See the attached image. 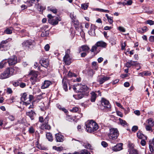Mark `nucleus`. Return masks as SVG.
I'll use <instances>...</instances> for the list:
<instances>
[{"label":"nucleus","mask_w":154,"mask_h":154,"mask_svg":"<svg viewBox=\"0 0 154 154\" xmlns=\"http://www.w3.org/2000/svg\"><path fill=\"white\" fill-rule=\"evenodd\" d=\"M33 99V96L29 95V97H28L26 93H24L22 94L20 98L21 101L23 102V104L26 106L29 104L30 103Z\"/></svg>","instance_id":"obj_3"},{"label":"nucleus","mask_w":154,"mask_h":154,"mask_svg":"<svg viewBox=\"0 0 154 154\" xmlns=\"http://www.w3.org/2000/svg\"><path fill=\"white\" fill-rule=\"evenodd\" d=\"M88 75L91 76H92L94 74L93 70L92 69H90L88 72Z\"/></svg>","instance_id":"obj_50"},{"label":"nucleus","mask_w":154,"mask_h":154,"mask_svg":"<svg viewBox=\"0 0 154 154\" xmlns=\"http://www.w3.org/2000/svg\"><path fill=\"white\" fill-rule=\"evenodd\" d=\"M7 60L9 66L14 65L17 62V57L15 55L11 57Z\"/></svg>","instance_id":"obj_9"},{"label":"nucleus","mask_w":154,"mask_h":154,"mask_svg":"<svg viewBox=\"0 0 154 154\" xmlns=\"http://www.w3.org/2000/svg\"><path fill=\"white\" fill-rule=\"evenodd\" d=\"M46 137L48 140L50 141H52L53 140V137L51 134V133H47L46 134Z\"/></svg>","instance_id":"obj_32"},{"label":"nucleus","mask_w":154,"mask_h":154,"mask_svg":"<svg viewBox=\"0 0 154 154\" xmlns=\"http://www.w3.org/2000/svg\"><path fill=\"white\" fill-rule=\"evenodd\" d=\"M14 69L12 67H8L0 74V79H5L9 78L14 74Z\"/></svg>","instance_id":"obj_2"},{"label":"nucleus","mask_w":154,"mask_h":154,"mask_svg":"<svg viewBox=\"0 0 154 154\" xmlns=\"http://www.w3.org/2000/svg\"><path fill=\"white\" fill-rule=\"evenodd\" d=\"M88 94L86 93H81L80 92L79 94H77V96L78 99H81L84 96L87 95Z\"/></svg>","instance_id":"obj_34"},{"label":"nucleus","mask_w":154,"mask_h":154,"mask_svg":"<svg viewBox=\"0 0 154 154\" xmlns=\"http://www.w3.org/2000/svg\"><path fill=\"white\" fill-rule=\"evenodd\" d=\"M35 113L34 112L32 111V110L29 112H26V115L27 116H28L31 119V120L33 119V116L34 114Z\"/></svg>","instance_id":"obj_23"},{"label":"nucleus","mask_w":154,"mask_h":154,"mask_svg":"<svg viewBox=\"0 0 154 154\" xmlns=\"http://www.w3.org/2000/svg\"><path fill=\"white\" fill-rule=\"evenodd\" d=\"M119 30L122 32H125V29L123 27L119 26L118 28Z\"/></svg>","instance_id":"obj_54"},{"label":"nucleus","mask_w":154,"mask_h":154,"mask_svg":"<svg viewBox=\"0 0 154 154\" xmlns=\"http://www.w3.org/2000/svg\"><path fill=\"white\" fill-rule=\"evenodd\" d=\"M70 17L72 19V21L73 20V19H75V16L74 15L73 13H71L70 14Z\"/></svg>","instance_id":"obj_59"},{"label":"nucleus","mask_w":154,"mask_h":154,"mask_svg":"<svg viewBox=\"0 0 154 154\" xmlns=\"http://www.w3.org/2000/svg\"><path fill=\"white\" fill-rule=\"evenodd\" d=\"M42 66L47 68L49 65V60L48 59H43L40 61Z\"/></svg>","instance_id":"obj_14"},{"label":"nucleus","mask_w":154,"mask_h":154,"mask_svg":"<svg viewBox=\"0 0 154 154\" xmlns=\"http://www.w3.org/2000/svg\"><path fill=\"white\" fill-rule=\"evenodd\" d=\"M97 28V27L94 24H91V30H95V29Z\"/></svg>","instance_id":"obj_56"},{"label":"nucleus","mask_w":154,"mask_h":154,"mask_svg":"<svg viewBox=\"0 0 154 154\" xmlns=\"http://www.w3.org/2000/svg\"><path fill=\"white\" fill-rule=\"evenodd\" d=\"M119 119L121 125L123 126L127 125V123L125 120H123L120 118H119Z\"/></svg>","instance_id":"obj_39"},{"label":"nucleus","mask_w":154,"mask_h":154,"mask_svg":"<svg viewBox=\"0 0 154 154\" xmlns=\"http://www.w3.org/2000/svg\"><path fill=\"white\" fill-rule=\"evenodd\" d=\"M128 152H129V154H138L137 150L132 148H130Z\"/></svg>","instance_id":"obj_29"},{"label":"nucleus","mask_w":154,"mask_h":154,"mask_svg":"<svg viewBox=\"0 0 154 154\" xmlns=\"http://www.w3.org/2000/svg\"><path fill=\"white\" fill-rule=\"evenodd\" d=\"M138 127L137 126H134L132 128V131H133L135 132L138 129Z\"/></svg>","instance_id":"obj_57"},{"label":"nucleus","mask_w":154,"mask_h":154,"mask_svg":"<svg viewBox=\"0 0 154 154\" xmlns=\"http://www.w3.org/2000/svg\"><path fill=\"white\" fill-rule=\"evenodd\" d=\"M137 137L141 139H147V137L145 136L143 134L141 133V132H138L137 133Z\"/></svg>","instance_id":"obj_21"},{"label":"nucleus","mask_w":154,"mask_h":154,"mask_svg":"<svg viewBox=\"0 0 154 154\" xmlns=\"http://www.w3.org/2000/svg\"><path fill=\"white\" fill-rule=\"evenodd\" d=\"M7 92L9 94H11L12 93L13 91L11 88H7Z\"/></svg>","instance_id":"obj_60"},{"label":"nucleus","mask_w":154,"mask_h":154,"mask_svg":"<svg viewBox=\"0 0 154 154\" xmlns=\"http://www.w3.org/2000/svg\"><path fill=\"white\" fill-rule=\"evenodd\" d=\"M30 74L31 75V77L30 79V81L32 85H34L38 81V79L37 77L38 72L32 70L30 72Z\"/></svg>","instance_id":"obj_6"},{"label":"nucleus","mask_w":154,"mask_h":154,"mask_svg":"<svg viewBox=\"0 0 154 154\" xmlns=\"http://www.w3.org/2000/svg\"><path fill=\"white\" fill-rule=\"evenodd\" d=\"M13 28L12 27H10L6 28L4 31V32L7 34H11L12 32Z\"/></svg>","instance_id":"obj_25"},{"label":"nucleus","mask_w":154,"mask_h":154,"mask_svg":"<svg viewBox=\"0 0 154 154\" xmlns=\"http://www.w3.org/2000/svg\"><path fill=\"white\" fill-rule=\"evenodd\" d=\"M86 129L88 132L92 133L98 128V126L95 122L92 120L88 121L85 123Z\"/></svg>","instance_id":"obj_1"},{"label":"nucleus","mask_w":154,"mask_h":154,"mask_svg":"<svg viewBox=\"0 0 154 154\" xmlns=\"http://www.w3.org/2000/svg\"><path fill=\"white\" fill-rule=\"evenodd\" d=\"M102 145L104 147H106L108 146V144L105 141H102L101 142Z\"/></svg>","instance_id":"obj_62"},{"label":"nucleus","mask_w":154,"mask_h":154,"mask_svg":"<svg viewBox=\"0 0 154 154\" xmlns=\"http://www.w3.org/2000/svg\"><path fill=\"white\" fill-rule=\"evenodd\" d=\"M72 22L74 23V24L75 25H78L79 24V22L78 20L75 19H73V20L72 21Z\"/></svg>","instance_id":"obj_63"},{"label":"nucleus","mask_w":154,"mask_h":154,"mask_svg":"<svg viewBox=\"0 0 154 154\" xmlns=\"http://www.w3.org/2000/svg\"><path fill=\"white\" fill-rule=\"evenodd\" d=\"M88 6V3H85L82 4L81 8L84 10H86Z\"/></svg>","instance_id":"obj_38"},{"label":"nucleus","mask_w":154,"mask_h":154,"mask_svg":"<svg viewBox=\"0 0 154 154\" xmlns=\"http://www.w3.org/2000/svg\"><path fill=\"white\" fill-rule=\"evenodd\" d=\"M42 128L49 130L51 128L50 126L48 124V123H43L41 126Z\"/></svg>","instance_id":"obj_28"},{"label":"nucleus","mask_w":154,"mask_h":154,"mask_svg":"<svg viewBox=\"0 0 154 154\" xmlns=\"http://www.w3.org/2000/svg\"><path fill=\"white\" fill-rule=\"evenodd\" d=\"M85 147L88 149H92V147L89 143H87L85 145Z\"/></svg>","instance_id":"obj_47"},{"label":"nucleus","mask_w":154,"mask_h":154,"mask_svg":"<svg viewBox=\"0 0 154 154\" xmlns=\"http://www.w3.org/2000/svg\"><path fill=\"white\" fill-rule=\"evenodd\" d=\"M8 63L7 59H5L2 60L0 62V67L1 68H2L5 66Z\"/></svg>","instance_id":"obj_22"},{"label":"nucleus","mask_w":154,"mask_h":154,"mask_svg":"<svg viewBox=\"0 0 154 154\" xmlns=\"http://www.w3.org/2000/svg\"><path fill=\"white\" fill-rule=\"evenodd\" d=\"M53 149L58 151H61L63 150V148L61 146L57 147L54 146L53 147Z\"/></svg>","instance_id":"obj_43"},{"label":"nucleus","mask_w":154,"mask_h":154,"mask_svg":"<svg viewBox=\"0 0 154 154\" xmlns=\"http://www.w3.org/2000/svg\"><path fill=\"white\" fill-rule=\"evenodd\" d=\"M62 84L63 89L65 91H66L68 90L67 87V83L66 79H63L62 80Z\"/></svg>","instance_id":"obj_26"},{"label":"nucleus","mask_w":154,"mask_h":154,"mask_svg":"<svg viewBox=\"0 0 154 154\" xmlns=\"http://www.w3.org/2000/svg\"><path fill=\"white\" fill-rule=\"evenodd\" d=\"M48 9L49 10L51 11L54 13L56 14L57 13V10L56 8H53L51 7H48Z\"/></svg>","instance_id":"obj_45"},{"label":"nucleus","mask_w":154,"mask_h":154,"mask_svg":"<svg viewBox=\"0 0 154 154\" xmlns=\"http://www.w3.org/2000/svg\"><path fill=\"white\" fill-rule=\"evenodd\" d=\"M152 127L150 126L149 125H146L145 126V128L146 130L147 131H152Z\"/></svg>","instance_id":"obj_49"},{"label":"nucleus","mask_w":154,"mask_h":154,"mask_svg":"<svg viewBox=\"0 0 154 154\" xmlns=\"http://www.w3.org/2000/svg\"><path fill=\"white\" fill-rule=\"evenodd\" d=\"M29 131L30 133L32 134L35 132V130L33 127H31L29 128Z\"/></svg>","instance_id":"obj_51"},{"label":"nucleus","mask_w":154,"mask_h":154,"mask_svg":"<svg viewBox=\"0 0 154 154\" xmlns=\"http://www.w3.org/2000/svg\"><path fill=\"white\" fill-rule=\"evenodd\" d=\"M89 34L91 36H94L95 35V30H90L88 31Z\"/></svg>","instance_id":"obj_42"},{"label":"nucleus","mask_w":154,"mask_h":154,"mask_svg":"<svg viewBox=\"0 0 154 154\" xmlns=\"http://www.w3.org/2000/svg\"><path fill=\"white\" fill-rule=\"evenodd\" d=\"M146 140L147 139H142L140 142V144L142 146H144L145 145L146 143L145 140Z\"/></svg>","instance_id":"obj_53"},{"label":"nucleus","mask_w":154,"mask_h":154,"mask_svg":"<svg viewBox=\"0 0 154 154\" xmlns=\"http://www.w3.org/2000/svg\"><path fill=\"white\" fill-rule=\"evenodd\" d=\"M97 46L96 45V44L95 45L93 46L92 48L91 49V51L92 52H94L96 50L97 48Z\"/></svg>","instance_id":"obj_55"},{"label":"nucleus","mask_w":154,"mask_h":154,"mask_svg":"<svg viewBox=\"0 0 154 154\" xmlns=\"http://www.w3.org/2000/svg\"><path fill=\"white\" fill-rule=\"evenodd\" d=\"M136 61L132 60L129 61L126 63L125 65L127 67L129 68L132 66H136Z\"/></svg>","instance_id":"obj_19"},{"label":"nucleus","mask_w":154,"mask_h":154,"mask_svg":"<svg viewBox=\"0 0 154 154\" xmlns=\"http://www.w3.org/2000/svg\"><path fill=\"white\" fill-rule=\"evenodd\" d=\"M73 154H90V153L88 152V151L86 149L82 150L80 151L76 152Z\"/></svg>","instance_id":"obj_24"},{"label":"nucleus","mask_w":154,"mask_h":154,"mask_svg":"<svg viewBox=\"0 0 154 154\" xmlns=\"http://www.w3.org/2000/svg\"><path fill=\"white\" fill-rule=\"evenodd\" d=\"M98 93V96H101V93L99 91H96L95 92H92L91 93V101L92 102H94Z\"/></svg>","instance_id":"obj_11"},{"label":"nucleus","mask_w":154,"mask_h":154,"mask_svg":"<svg viewBox=\"0 0 154 154\" xmlns=\"http://www.w3.org/2000/svg\"><path fill=\"white\" fill-rule=\"evenodd\" d=\"M149 40L150 42H154V36H151L149 38Z\"/></svg>","instance_id":"obj_58"},{"label":"nucleus","mask_w":154,"mask_h":154,"mask_svg":"<svg viewBox=\"0 0 154 154\" xmlns=\"http://www.w3.org/2000/svg\"><path fill=\"white\" fill-rule=\"evenodd\" d=\"M144 23L145 24H149L150 25H152L154 24V21L148 20L145 21Z\"/></svg>","instance_id":"obj_35"},{"label":"nucleus","mask_w":154,"mask_h":154,"mask_svg":"<svg viewBox=\"0 0 154 154\" xmlns=\"http://www.w3.org/2000/svg\"><path fill=\"white\" fill-rule=\"evenodd\" d=\"M35 0H30L27 1V3L29 6H31L32 5V4L34 3Z\"/></svg>","instance_id":"obj_40"},{"label":"nucleus","mask_w":154,"mask_h":154,"mask_svg":"<svg viewBox=\"0 0 154 154\" xmlns=\"http://www.w3.org/2000/svg\"><path fill=\"white\" fill-rule=\"evenodd\" d=\"M82 51L86 52H88L90 49L86 45H84L81 47Z\"/></svg>","instance_id":"obj_30"},{"label":"nucleus","mask_w":154,"mask_h":154,"mask_svg":"<svg viewBox=\"0 0 154 154\" xmlns=\"http://www.w3.org/2000/svg\"><path fill=\"white\" fill-rule=\"evenodd\" d=\"M38 10L39 11H42L43 10H45V7L43 6L39 5V4H38Z\"/></svg>","instance_id":"obj_41"},{"label":"nucleus","mask_w":154,"mask_h":154,"mask_svg":"<svg viewBox=\"0 0 154 154\" xmlns=\"http://www.w3.org/2000/svg\"><path fill=\"white\" fill-rule=\"evenodd\" d=\"M110 132L108 135L109 138L113 140L116 139L119 135V131L117 129L112 128L110 129Z\"/></svg>","instance_id":"obj_5"},{"label":"nucleus","mask_w":154,"mask_h":154,"mask_svg":"<svg viewBox=\"0 0 154 154\" xmlns=\"http://www.w3.org/2000/svg\"><path fill=\"white\" fill-rule=\"evenodd\" d=\"M122 143H119L117 144L116 146L112 147V149L115 151H120L122 149Z\"/></svg>","instance_id":"obj_15"},{"label":"nucleus","mask_w":154,"mask_h":154,"mask_svg":"<svg viewBox=\"0 0 154 154\" xmlns=\"http://www.w3.org/2000/svg\"><path fill=\"white\" fill-rule=\"evenodd\" d=\"M79 109L77 107H74L72 108V109L70 110V111L72 112H77L78 111Z\"/></svg>","instance_id":"obj_48"},{"label":"nucleus","mask_w":154,"mask_h":154,"mask_svg":"<svg viewBox=\"0 0 154 154\" xmlns=\"http://www.w3.org/2000/svg\"><path fill=\"white\" fill-rule=\"evenodd\" d=\"M109 77L102 76L98 78V81L100 84H101L106 81L109 80Z\"/></svg>","instance_id":"obj_17"},{"label":"nucleus","mask_w":154,"mask_h":154,"mask_svg":"<svg viewBox=\"0 0 154 154\" xmlns=\"http://www.w3.org/2000/svg\"><path fill=\"white\" fill-rule=\"evenodd\" d=\"M140 74H141L142 76H150L152 74L151 72L149 71H144L142 73H140Z\"/></svg>","instance_id":"obj_33"},{"label":"nucleus","mask_w":154,"mask_h":154,"mask_svg":"<svg viewBox=\"0 0 154 154\" xmlns=\"http://www.w3.org/2000/svg\"><path fill=\"white\" fill-rule=\"evenodd\" d=\"M96 45L97 47L105 48L106 47V44L105 42L102 41H100L97 42L96 43Z\"/></svg>","instance_id":"obj_20"},{"label":"nucleus","mask_w":154,"mask_h":154,"mask_svg":"<svg viewBox=\"0 0 154 154\" xmlns=\"http://www.w3.org/2000/svg\"><path fill=\"white\" fill-rule=\"evenodd\" d=\"M148 29L146 26H144L141 28V30L143 32H145L148 30Z\"/></svg>","instance_id":"obj_61"},{"label":"nucleus","mask_w":154,"mask_h":154,"mask_svg":"<svg viewBox=\"0 0 154 154\" xmlns=\"http://www.w3.org/2000/svg\"><path fill=\"white\" fill-rule=\"evenodd\" d=\"M22 46L24 48H29L32 47L35 45L34 41L27 40L24 41L22 43Z\"/></svg>","instance_id":"obj_8"},{"label":"nucleus","mask_w":154,"mask_h":154,"mask_svg":"<svg viewBox=\"0 0 154 154\" xmlns=\"http://www.w3.org/2000/svg\"><path fill=\"white\" fill-rule=\"evenodd\" d=\"M52 84V83L51 81L48 80H45L42 83L41 88L42 89L47 88Z\"/></svg>","instance_id":"obj_13"},{"label":"nucleus","mask_w":154,"mask_h":154,"mask_svg":"<svg viewBox=\"0 0 154 154\" xmlns=\"http://www.w3.org/2000/svg\"><path fill=\"white\" fill-rule=\"evenodd\" d=\"M13 85L14 87H17L20 84V83L18 81H12V82Z\"/></svg>","instance_id":"obj_44"},{"label":"nucleus","mask_w":154,"mask_h":154,"mask_svg":"<svg viewBox=\"0 0 154 154\" xmlns=\"http://www.w3.org/2000/svg\"><path fill=\"white\" fill-rule=\"evenodd\" d=\"M50 46L48 44H47L44 47V48L46 51H48L50 48Z\"/></svg>","instance_id":"obj_64"},{"label":"nucleus","mask_w":154,"mask_h":154,"mask_svg":"<svg viewBox=\"0 0 154 154\" xmlns=\"http://www.w3.org/2000/svg\"><path fill=\"white\" fill-rule=\"evenodd\" d=\"M79 84H78L72 86V88L74 91L76 92H79Z\"/></svg>","instance_id":"obj_36"},{"label":"nucleus","mask_w":154,"mask_h":154,"mask_svg":"<svg viewBox=\"0 0 154 154\" xmlns=\"http://www.w3.org/2000/svg\"><path fill=\"white\" fill-rule=\"evenodd\" d=\"M12 40L11 38H8L5 40L2 41L0 44V50L2 51H5L10 48V47L7 44Z\"/></svg>","instance_id":"obj_4"},{"label":"nucleus","mask_w":154,"mask_h":154,"mask_svg":"<svg viewBox=\"0 0 154 154\" xmlns=\"http://www.w3.org/2000/svg\"><path fill=\"white\" fill-rule=\"evenodd\" d=\"M149 148L151 152H154V138L152 140L149 141Z\"/></svg>","instance_id":"obj_18"},{"label":"nucleus","mask_w":154,"mask_h":154,"mask_svg":"<svg viewBox=\"0 0 154 154\" xmlns=\"http://www.w3.org/2000/svg\"><path fill=\"white\" fill-rule=\"evenodd\" d=\"M101 109H109L111 107L109 101L104 98H103L101 100Z\"/></svg>","instance_id":"obj_7"},{"label":"nucleus","mask_w":154,"mask_h":154,"mask_svg":"<svg viewBox=\"0 0 154 154\" xmlns=\"http://www.w3.org/2000/svg\"><path fill=\"white\" fill-rule=\"evenodd\" d=\"M109 23L110 24H112V23L113 22V18L112 17H109L108 19H107Z\"/></svg>","instance_id":"obj_52"},{"label":"nucleus","mask_w":154,"mask_h":154,"mask_svg":"<svg viewBox=\"0 0 154 154\" xmlns=\"http://www.w3.org/2000/svg\"><path fill=\"white\" fill-rule=\"evenodd\" d=\"M92 65L93 68L97 70L98 68V66L97 65V63L95 61H94L92 63Z\"/></svg>","instance_id":"obj_37"},{"label":"nucleus","mask_w":154,"mask_h":154,"mask_svg":"<svg viewBox=\"0 0 154 154\" xmlns=\"http://www.w3.org/2000/svg\"><path fill=\"white\" fill-rule=\"evenodd\" d=\"M58 21H60V18L57 17L56 18V20H52L51 23L52 24L55 25L58 24Z\"/></svg>","instance_id":"obj_31"},{"label":"nucleus","mask_w":154,"mask_h":154,"mask_svg":"<svg viewBox=\"0 0 154 154\" xmlns=\"http://www.w3.org/2000/svg\"><path fill=\"white\" fill-rule=\"evenodd\" d=\"M88 88L86 85H79V88L78 93H86L87 94H88Z\"/></svg>","instance_id":"obj_10"},{"label":"nucleus","mask_w":154,"mask_h":154,"mask_svg":"<svg viewBox=\"0 0 154 154\" xmlns=\"http://www.w3.org/2000/svg\"><path fill=\"white\" fill-rule=\"evenodd\" d=\"M147 124L150 126L153 127L154 126V122L153 119L151 118H149L147 121Z\"/></svg>","instance_id":"obj_27"},{"label":"nucleus","mask_w":154,"mask_h":154,"mask_svg":"<svg viewBox=\"0 0 154 154\" xmlns=\"http://www.w3.org/2000/svg\"><path fill=\"white\" fill-rule=\"evenodd\" d=\"M68 76L69 77H76V75L73 73H72L70 71L68 73Z\"/></svg>","instance_id":"obj_46"},{"label":"nucleus","mask_w":154,"mask_h":154,"mask_svg":"<svg viewBox=\"0 0 154 154\" xmlns=\"http://www.w3.org/2000/svg\"><path fill=\"white\" fill-rule=\"evenodd\" d=\"M55 137L57 142H62L64 140L63 136L59 133H57L55 134Z\"/></svg>","instance_id":"obj_12"},{"label":"nucleus","mask_w":154,"mask_h":154,"mask_svg":"<svg viewBox=\"0 0 154 154\" xmlns=\"http://www.w3.org/2000/svg\"><path fill=\"white\" fill-rule=\"evenodd\" d=\"M63 61L67 65H69L71 63V58L69 55H65L63 58Z\"/></svg>","instance_id":"obj_16"}]
</instances>
